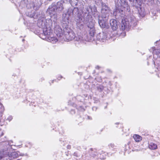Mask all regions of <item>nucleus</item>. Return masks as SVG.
<instances>
[{
	"label": "nucleus",
	"instance_id": "f257e3e1",
	"mask_svg": "<svg viewBox=\"0 0 160 160\" xmlns=\"http://www.w3.org/2000/svg\"><path fill=\"white\" fill-rule=\"evenodd\" d=\"M76 11L75 15V20L77 22V25L79 27L80 23V14L79 13L78 9L75 8L74 10L72 9H69L67 13H64L62 16V23L66 25L69 23V18L72 17L73 15V12Z\"/></svg>",
	"mask_w": 160,
	"mask_h": 160
},
{
	"label": "nucleus",
	"instance_id": "f03ea898",
	"mask_svg": "<svg viewBox=\"0 0 160 160\" xmlns=\"http://www.w3.org/2000/svg\"><path fill=\"white\" fill-rule=\"evenodd\" d=\"M64 2L61 0L58 2L56 4L52 3L48 9V11L51 17L54 16L56 18L57 13L61 12L64 9Z\"/></svg>",
	"mask_w": 160,
	"mask_h": 160
},
{
	"label": "nucleus",
	"instance_id": "7ed1b4c3",
	"mask_svg": "<svg viewBox=\"0 0 160 160\" xmlns=\"http://www.w3.org/2000/svg\"><path fill=\"white\" fill-rule=\"evenodd\" d=\"M115 2L116 4V12H122V8L128 10L129 9V6L126 0H115ZM116 11L114 12V14H115Z\"/></svg>",
	"mask_w": 160,
	"mask_h": 160
},
{
	"label": "nucleus",
	"instance_id": "20e7f679",
	"mask_svg": "<svg viewBox=\"0 0 160 160\" xmlns=\"http://www.w3.org/2000/svg\"><path fill=\"white\" fill-rule=\"evenodd\" d=\"M95 21L92 20V21H89L88 24V31L89 35L90 36L91 40L94 39L93 38L95 33V28L94 27Z\"/></svg>",
	"mask_w": 160,
	"mask_h": 160
},
{
	"label": "nucleus",
	"instance_id": "39448f33",
	"mask_svg": "<svg viewBox=\"0 0 160 160\" xmlns=\"http://www.w3.org/2000/svg\"><path fill=\"white\" fill-rule=\"evenodd\" d=\"M38 25L40 27L43 28V32L45 35H47L48 36L52 34V30L50 28H47V25L45 24L43 21L38 20Z\"/></svg>",
	"mask_w": 160,
	"mask_h": 160
},
{
	"label": "nucleus",
	"instance_id": "423d86ee",
	"mask_svg": "<svg viewBox=\"0 0 160 160\" xmlns=\"http://www.w3.org/2000/svg\"><path fill=\"white\" fill-rule=\"evenodd\" d=\"M102 8L101 10V16L103 18L109 19L110 9L106 4L103 2L102 3Z\"/></svg>",
	"mask_w": 160,
	"mask_h": 160
},
{
	"label": "nucleus",
	"instance_id": "0eeeda50",
	"mask_svg": "<svg viewBox=\"0 0 160 160\" xmlns=\"http://www.w3.org/2000/svg\"><path fill=\"white\" fill-rule=\"evenodd\" d=\"M98 22L100 27L102 28L108 29L109 28V25L108 22V19L103 18L98 15Z\"/></svg>",
	"mask_w": 160,
	"mask_h": 160
},
{
	"label": "nucleus",
	"instance_id": "6e6552de",
	"mask_svg": "<svg viewBox=\"0 0 160 160\" xmlns=\"http://www.w3.org/2000/svg\"><path fill=\"white\" fill-rule=\"evenodd\" d=\"M110 23L111 27L113 30H116L117 29L118 24L116 20L113 19L111 20Z\"/></svg>",
	"mask_w": 160,
	"mask_h": 160
},
{
	"label": "nucleus",
	"instance_id": "1a4fd4ad",
	"mask_svg": "<svg viewBox=\"0 0 160 160\" xmlns=\"http://www.w3.org/2000/svg\"><path fill=\"white\" fill-rule=\"evenodd\" d=\"M18 155V153L15 152L8 153V156L10 160L17 158Z\"/></svg>",
	"mask_w": 160,
	"mask_h": 160
},
{
	"label": "nucleus",
	"instance_id": "9d476101",
	"mask_svg": "<svg viewBox=\"0 0 160 160\" xmlns=\"http://www.w3.org/2000/svg\"><path fill=\"white\" fill-rule=\"evenodd\" d=\"M47 40L48 42L53 43H56L58 41L57 38L54 37L52 34L50 36H47Z\"/></svg>",
	"mask_w": 160,
	"mask_h": 160
},
{
	"label": "nucleus",
	"instance_id": "9b49d317",
	"mask_svg": "<svg viewBox=\"0 0 160 160\" xmlns=\"http://www.w3.org/2000/svg\"><path fill=\"white\" fill-rule=\"evenodd\" d=\"M107 37L106 33L104 32L99 33L97 36V38L100 41L105 40Z\"/></svg>",
	"mask_w": 160,
	"mask_h": 160
},
{
	"label": "nucleus",
	"instance_id": "f8f14e48",
	"mask_svg": "<svg viewBox=\"0 0 160 160\" xmlns=\"http://www.w3.org/2000/svg\"><path fill=\"white\" fill-rule=\"evenodd\" d=\"M128 22L126 21L125 20L122 19L121 24V29L122 30H124L128 26Z\"/></svg>",
	"mask_w": 160,
	"mask_h": 160
},
{
	"label": "nucleus",
	"instance_id": "ddd939ff",
	"mask_svg": "<svg viewBox=\"0 0 160 160\" xmlns=\"http://www.w3.org/2000/svg\"><path fill=\"white\" fill-rule=\"evenodd\" d=\"M66 37L70 40H71L75 38L74 34L72 31H71L68 32V34L66 35Z\"/></svg>",
	"mask_w": 160,
	"mask_h": 160
},
{
	"label": "nucleus",
	"instance_id": "4468645a",
	"mask_svg": "<svg viewBox=\"0 0 160 160\" xmlns=\"http://www.w3.org/2000/svg\"><path fill=\"white\" fill-rule=\"evenodd\" d=\"M86 12L85 11V13L87 14V16L89 14H90L91 12H92V8L91 6L88 7L86 8Z\"/></svg>",
	"mask_w": 160,
	"mask_h": 160
},
{
	"label": "nucleus",
	"instance_id": "2eb2a0df",
	"mask_svg": "<svg viewBox=\"0 0 160 160\" xmlns=\"http://www.w3.org/2000/svg\"><path fill=\"white\" fill-rule=\"evenodd\" d=\"M133 137L136 142H139L142 140V137L138 135H134Z\"/></svg>",
	"mask_w": 160,
	"mask_h": 160
},
{
	"label": "nucleus",
	"instance_id": "dca6fc26",
	"mask_svg": "<svg viewBox=\"0 0 160 160\" xmlns=\"http://www.w3.org/2000/svg\"><path fill=\"white\" fill-rule=\"evenodd\" d=\"M149 147L151 149H155L157 148V145L153 143H151L149 146Z\"/></svg>",
	"mask_w": 160,
	"mask_h": 160
},
{
	"label": "nucleus",
	"instance_id": "f3484780",
	"mask_svg": "<svg viewBox=\"0 0 160 160\" xmlns=\"http://www.w3.org/2000/svg\"><path fill=\"white\" fill-rule=\"evenodd\" d=\"M4 111V108L2 104L0 103V113H2Z\"/></svg>",
	"mask_w": 160,
	"mask_h": 160
},
{
	"label": "nucleus",
	"instance_id": "a211bd4d",
	"mask_svg": "<svg viewBox=\"0 0 160 160\" xmlns=\"http://www.w3.org/2000/svg\"><path fill=\"white\" fill-rule=\"evenodd\" d=\"M71 3L77 5L78 2V0H70Z\"/></svg>",
	"mask_w": 160,
	"mask_h": 160
},
{
	"label": "nucleus",
	"instance_id": "6ab92c4d",
	"mask_svg": "<svg viewBox=\"0 0 160 160\" xmlns=\"http://www.w3.org/2000/svg\"><path fill=\"white\" fill-rule=\"evenodd\" d=\"M12 119V116H9L8 118L7 119L9 120V121H11Z\"/></svg>",
	"mask_w": 160,
	"mask_h": 160
},
{
	"label": "nucleus",
	"instance_id": "aec40b11",
	"mask_svg": "<svg viewBox=\"0 0 160 160\" xmlns=\"http://www.w3.org/2000/svg\"><path fill=\"white\" fill-rule=\"evenodd\" d=\"M68 104L69 105H72V106H73L74 105V103H73V102H72L71 101H69L68 102Z\"/></svg>",
	"mask_w": 160,
	"mask_h": 160
},
{
	"label": "nucleus",
	"instance_id": "412c9836",
	"mask_svg": "<svg viewBox=\"0 0 160 160\" xmlns=\"http://www.w3.org/2000/svg\"><path fill=\"white\" fill-rule=\"evenodd\" d=\"M71 113L72 114H73L75 113V111L74 110H72L71 111Z\"/></svg>",
	"mask_w": 160,
	"mask_h": 160
},
{
	"label": "nucleus",
	"instance_id": "4be33fe9",
	"mask_svg": "<svg viewBox=\"0 0 160 160\" xmlns=\"http://www.w3.org/2000/svg\"><path fill=\"white\" fill-rule=\"evenodd\" d=\"M93 9L94 12H95V11H96V9L95 8V7H93Z\"/></svg>",
	"mask_w": 160,
	"mask_h": 160
},
{
	"label": "nucleus",
	"instance_id": "5701e85b",
	"mask_svg": "<svg viewBox=\"0 0 160 160\" xmlns=\"http://www.w3.org/2000/svg\"><path fill=\"white\" fill-rule=\"evenodd\" d=\"M67 148H68V149H69V148H70V146H69V145H68L67 146Z\"/></svg>",
	"mask_w": 160,
	"mask_h": 160
},
{
	"label": "nucleus",
	"instance_id": "b1692460",
	"mask_svg": "<svg viewBox=\"0 0 160 160\" xmlns=\"http://www.w3.org/2000/svg\"><path fill=\"white\" fill-rule=\"evenodd\" d=\"M2 156H0V160H1V159H2Z\"/></svg>",
	"mask_w": 160,
	"mask_h": 160
},
{
	"label": "nucleus",
	"instance_id": "393cba45",
	"mask_svg": "<svg viewBox=\"0 0 160 160\" xmlns=\"http://www.w3.org/2000/svg\"><path fill=\"white\" fill-rule=\"evenodd\" d=\"M97 67L98 68H99V67L98 66H97Z\"/></svg>",
	"mask_w": 160,
	"mask_h": 160
},
{
	"label": "nucleus",
	"instance_id": "a878e982",
	"mask_svg": "<svg viewBox=\"0 0 160 160\" xmlns=\"http://www.w3.org/2000/svg\"><path fill=\"white\" fill-rule=\"evenodd\" d=\"M18 160H19V159H18Z\"/></svg>",
	"mask_w": 160,
	"mask_h": 160
}]
</instances>
